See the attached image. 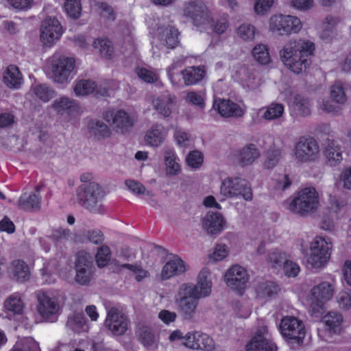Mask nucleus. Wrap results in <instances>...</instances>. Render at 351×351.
Segmentation results:
<instances>
[{
  "label": "nucleus",
  "mask_w": 351,
  "mask_h": 351,
  "mask_svg": "<svg viewBox=\"0 0 351 351\" xmlns=\"http://www.w3.org/2000/svg\"><path fill=\"white\" fill-rule=\"evenodd\" d=\"M284 112V105L277 102H272L269 105L259 110V113L261 114V117L267 121H271L280 119L283 116Z\"/></svg>",
  "instance_id": "4c0bfd02"
},
{
  "label": "nucleus",
  "mask_w": 351,
  "mask_h": 351,
  "mask_svg": "<svg viewBox=\"0 0 351 351\" xmlns=\"http://www.w3.org/2000/svg\"><path fill=\"white\" fill-rule=\"evenodd\" d=\"M198 299L179 287L175 302L179 313L185 319H192L197 311Z\"/></svg>",
  "instance_id": "4468645a"
},
{
  "label": "nucleus",
  "mask_w": 351,
  "mask_h": 351,
  "mask_svg": "<svg viewBox=\"0 0 351 351\" xmlns=\"http://www.w3.org/2000/svg\"><path fill=\"white\" fill-rule=\"evenodd\" d=\"M5 308L14 314H21L23 311V303L18 293L10 295L4 302Z\"/></svg>",
  "instance_id": "3c124183"
},
{
  "label": "nucleus",
  "mask_w": 351,
  "mask_h": 351,
  "mask_svg": "<svg viewBox=\"0 0 351 351\" xmlns=\"http://www.w3.org/2000/svg\"><path fill=\"white\" fill-rule=\"evenodd\" d=\"M320 206L319 196L314 187H305L298 191L289 204V210L296 215L306 217L315 213Z\"/></svg>",
  "instance_id": "f03ea898"
},
{
  "label": "nucleus",
  "mask_w": 351,
  "mask_h": 351,
  "mask_svg": "<svg viewBox=\"0 0 351 351\" xmlns=\"http://www.w3.org/2000/svg\"><path fill=\"white\" fill-rule=\"evenodd\" d=\"M73 90L77 96H86L92 93L104 95L107 93L106 88H102L93 80L86 79L76 81Z\"/></svg>",
  "instance_id": "bb28decb"
},
{
  "label": "nucleus",
  "mask_w": 351,
  "mask_h": 351,
  "mask_svg": "<svg viewBox=\"0 0 351 351\" xmlns=\"http://www.w3.org/2000/svg\"><path fill=\"white\" fill-rule=\"evenodd\" d=\"M55 95V90L45 84L32 86L29 91L26 94L27 99L32 97L35 100H38L44 103L49 102Z\"/></svg>",
  "instance_id": "c85d7f7f"
},
{
  "label": "nucleus",
  "mask_w": 351,
  "mask_h": 351,
  "mask_svg": "<svg viewBox=\"0 0 351 351\" xmlns=\"http://www.w3.org/2000/svg\"><path fill=\"white\" fill-rule=\"evenodd\" d=\"M93 47L98 50L103 58L110 59L112 57L114 49L109 40L106 38H97L94 41Z\"/></svg>",
  "instance_id": "09e8293b"
},
{
  "label": "nucleus",
  "mask_w": 351,
  "mask_h": 351,
  "mask_svg": "<svg viewBox=\"0 0 351 351\" xmlns=\"http://www.w3.org/2000/svg\"><path fill=\"white\" fill-rule=\"evenodd\" d=\"M225 225L226 220L219 213L208 212L202 219V228L208 234H219Z\"/></svg>",
  "instance_id": "b1692460"
},
{
  "label": "nucleus",
  "mask_w": 351,
  "mask_h": 351,
  "mask_svg": "<svg viewBox=\"0 0 351 351\" xmlns=\"http://www.w3.org/2000/svg\"><path fill=\"white\" fill-rule=\"evenodd\" d=\"M213 108L223 117H241L246 112L244 104H238L230 99L219 98L215 99Z\"/></svg>",
  "instance_id": "412c9836"
},
{
  "label": "nucleus",
  "mask_w": 351,
  "mask_h": 351,
  "mask_svg": "<svg viewBox=\"0 0 351 351\" xmlns=\"http://www.w3.org/2000/svg\"><path fill=\"white\" fill-rule=\"evenodd\" d=\"M41 197L34 193H23L19 199L17 206L25 211L39 210L40 208Z\"/></svg>",
  "instance_id": "e433bc0d"
},
{
  "label": "nucleus",
  "mask_w": 351,
  "mask_h": 351,
  "mask_svg": "<svg viewBox=\"0 0 351 351\" xmlns=\"http://www.w3.org/2000/svg\"><path fill=\"white\" fill-rule=\"evenodd\" d=\"M184 100L186 103L203 109L205 107V94L203 92L189 90L186 92Z\"/></svg>",
  "instance_id": "bf43d9fd"
},
{
  "label": "nucleus",
  "mask_w": 351,
  "mask_h": 351,
  "mask_svg": "<svg viewBox=\"0 0 351 351\" xmlns=\"http://www.w3.org/2000/svg\"><path fill=\"white\" fill-rule=\"evenodd\" d=\"M182 14L197 27H204L210 23L213 18L211 9L201 0L186 2L182 7Z\"/></svg>",
  "instance_id": "39448f33"
},
{
  "label": "nucleus",
  "mask_w": 351,
  "mask_h": 351,
  "mask_svg": "<svg viewBox=\"0 0 351 351\" xmlns=\"http://www.w3.org/2000/svg\"><path fill=\"white\" fill-rule=\"evenodd\" d=\"M332 243L329 239L316 237L310 243L306 261L313 268L324 266L330 257Z\"/></svg>",
  "instance_id": "423d86ee"
},
{
  "label": "nucleus",
  "mask_w": 351,
  "mask_h": 351,
  "mask_svg": "<svg viewBox=\"0 0 351 351\" xmlns=\"http://www.w3.org/2000/svg\"><path fill=\"white\" fill-rule=\"evenodd\" d=\"M229 253L228 247L225 244H217L213 252L208 256L210 261L217 262L223 260Z\"/></svg>",
  "instance_id": "0e129e2a"
},
{
  "label": "nucleus",
  "mask_w": 351,
  "mask_h": 351,
  "mask_svg": "<svg viewBox=\"0 0 351 351\" xmlns=\"http://www.w3.org/2000/svg\"><path fill=\"white\" fill-rule=\"evenodd\" d=\"M113 263L118 272H122L123 269H127L134 276L136 280L138 282L142 281L148 276V271L143 269L138 264H119L116 260H113Z\"/></svg>",
  "instance_id": "ea45409f"
},
{
  "label": "nucleus",
  "mask_w": 351,
  "mask_h": 351,
  "mask_svg": "<svg viewBox=\"0 0 351 351\" xmlns=\"http://www.w3.org/2000/svg\"><path fill=\"white\" fill-rule=\"evenodd\" d=\"M4 84L11 89H19L23 83V77L19 68L10 64L5 70L3 75Z\"/></svg>",
  "instance_id": "c756f323"
},
{
  "label": "nucleus",
  "mask_w": 351,
  "mask_h": 351,
  "mask_svg": "<svg viewBox=\"0 0 351 351\" xmlns=\"http://www.w3.org/2000/svg\"><path fill=\"white\" fill-rule=\"evenodd\" d=\"M293 108L301 116H307L311 113V104L308 98L296 96L294 99Z\"/></svg>",
  "instance_id": "052dcab7"
},
{
  "label": "nucleus",
  "mask_w": 351,
  "mask_h": 351,
  "mask_svg": "<svg viewBox=\"0 0 351 351\" xmlns=\"http://www.w3.org/2000/svg\"><path fill=\"white\" fill-rule=\"evenodd\" d=\"M125 185L128 189L134 194L144 195L150 197L154 196L152 191L146 190L145 186L138 181L128 180L125 181Z\"/></svg>",
  "instance_id": "e2e57ef3"
},
{
  "label": "nucleus",
  "mask_w": 351,
  "mask_h": 351,
  "mask_svg": "<svg viewBox=\"0 0 351 351\" xmlns=\"http://www.w3.org/2000/svg\"><path fill=\"white\" fill-rule=\"evenodd\" d=\"M324 322L330 330L337 332L341 330L343 317L339 313L332 311L324 317Z\"/></svg>",
  "instance_id": "8fccbe9b"
},
{
  "label": "nucleus",
  "mask_w": 351,
  "mask_h": 351,
  "mask_svg": "<svg viewBox=\"0 0 351 351\" xmlns=\"http://www.w3.org/2000/svg\"><path fill=\"white\" fill-rule=\"evenodd\" d=\"M68 328L76 333L86 332L88 326L82 313H76L71 315L66 322Z\"/></svg>",
  "instance_id": "c03bdc74"
},
{
  "label": "nucleus",
  "mask_w": 351,
  "mask_h": 351,
  "mask_svg": "<svg viewBox=\"0 0 351 351\" xmlns=\"http://www.w3.org/2000/svg\"><path fill=\"white\" fill-rule=\"evenodd\" d=\"M88 128L94 135H99L102 137L109 136L110 134V130L108 126L103 121L99 120H91L88 124Z\"/></svg>",
  "instance_id": "5fc2aeb1"
},
{
  "label": "nucleus",
  "mask_w": 351,
  "mask_h": 351,
  "mask_svg": "<svg viewBox=\"0 0 351 351\" xmlns=\"http://www.w3.org/2000/svg\"><path fill=\"white\" fill-rule=\"evenodd\" d=\"M256 33L255 26L247 23H242L237 29V36L243 42H252Z\"/></svg>",
  "instance_id": "49530a36"
},
{
  "label": "nucleus",
  "mask_w": 351,
  "mask_h": 351,
  "mask_svg": "<svg viewBox=\"0 0 351 351\" xmlns=\"http://www.w3.org/2000/svg\"><path fill=\"white\" fill-rule=\"evenodd\" d=\"M176 97L169 93L152 98V104L158 114L164 117H169L172 113L173 104L176 103Z\"/></svg>",
  "instance_id": "cd10ccee"
},
{
  "label": "nucleus",
  "mask_w": 351,
  "mask_h": 351,
  "mask_svg": "<svg viewBox=\"0 0 351 351\" xmlns=\"http://www.w3.org/2000/svg\"><path fill=\"white\" fill-rule=\"evenodd\" d=\"M111 258V250L107 245H102L98 248L95 254V262L99 268L106 267Z\"/></svg>",
  "instance_id": "13d9d810"
},
{
  "label": "nucleus",
  "mask_w": 351,
  "mask_h": 351,
  "mask_svg": "<svg viewBox=\"0 0 351 351\" xmlns=\"http://www.w3.org/2000/svg\"><path fill=\"white\" fill-rule=\"evenodd\" d=\"M178 35L177 29L171 27L166 28L160 36L161 44L169 49L175 48L179 43Z\"/></svg>",
  "instance_id": "a18cd8bd"
},
{
  "label": "nucleus",
  "mask_w": 351,
  "mask_h": 351,
  "mask_svg": "<svg viewBox=\"0 0 351 351\" xmlns=\"http://www.w3.org/2000/svg\"><path fill=\"white\" fill-rule=\"evenodd\" d=\"M251 54L253 59L260 64L267 65L271 61L269 47L267 45L256 44L252 49Z\"/></svg>",
  "instance_id": "79ce46f5"
},
{
  "label": "nucleus",
  "mask_w": 351,
  "mask_h": 351,
  "mask_svg": "<svg viewBox=\"0 0 351 351\" xmlns=\"http://www.w3.org/2000/svg\"><path fill=\"white\" fill-rule=\"evenodd\" d=\"M220 195L226 198L241 197L245 201H251L253 193L250 183L240 178H227L220 186Z\"/></svg>",
  "instance_id": "6e6552de"
},
{
  "label": "nucleus",
  "mask_w": 351,
  "mask_h": 351,
  "mask_svg": "<svg viewBox=\"0 0 351 351\" xmlns=\"http://www.w3.org/2000/svg\"><path fill=\"white\" fill-rule=\"evenodd\" d=\"M348 85L341 80L335 81L329 87V95L337 104H345L348 101Z\"/></svg>",
  "instance_id": "c9c22d12"
},
{
  "label": "nucleus",
  "mask_w": 351,
  "mask_h": 351,
  "mask_svg": "<svg viewBox=\"0 0 351 351\" xmlns=\"http://www.w3.org/2000/svg\"><path fill=\"white\" fill-rule=\"evenodd\" d=\"M285 14L272 15L268 22V28L272 34L284 36H287Z\"/></svg>",
  "instance_id": "37998d69"
},
{
  "label": "nucleus",
  "mask_w": 351,
  "mask_h": 351,
  "mask_svg": "<svg viewBox=\"0 0 351 351\" xmlns=\"http://www.w3.org/2000/svg\"><path fill=\"white\" fill-rule=\"evenodd\" d=\"M94 270L91 256L84 252H79L75 261V281L82 285L88 284L93 277Z\"/></svg>",
  "instance_id": "2eb2a0df"
},
{
  "label": "nucleus",
  "mask_w": 351,
  "mask_h": 351,
  "mask_svg": "<svg viewBox=\"0 0 351 351\" xmlns=\"http://www.w3.org/2000/svg\"><path fill=\"white\" fill-rule=\"evenodd\" d=\"M249 279L250 275L247 271L239 265H234L229 268L224 276L227 286L239 292L245 289Z\"/></svg>",
  "instance_id": "dca6fc26"
},
{
  "label": "nucleus",
  "mask_w": 351,
  "mask_h": 351,
  "mask_svg": "<svg viewBox=\"0 0 351 351\" xmlns=\"http://www.w3.org/2000/svg\"><path fill=\"white\" fill-rule=\"evenodd\" d=\"M280 330L282 335L291 343L298 345L303 342L306 331L303 322L296 317L286 316L281 320Z\"/></svg>",
  "instance_id": "f8f14e48"
},
{
  "label": "nucleus",
  "mask_w": 351,
  "mask_h": 351,
  "mask_svg": "<svg viewBox=\"0 0 351 351\" xmlns=\"http://www.w3.org/2000/svg\"><path fill=\"white\" fill-rule=\"evenodd\" d=\"M319 145L313 138L302 136L294 144L293 157L298 162H311L319 158Z\"/></svg>",
  "instance_id": "1a4fd4ad"
},
{
  "label": "nucleus",
  "mask_w": 351,
  "mask_h": 351,
  "mask_svg": "<svg viewBox=\"0 0 351 351\" xmlns=\"http://www.w3.org/2000/svg\"><path fill=\"white\" fill-rule=\"evenodd\" d=\"M64 10L71 18L77 19L80 18L82 12V5L80 0H65Z\"/></svg>",
  "instance_id": "6e6d98bb"
},
{
  "label": "nucleus",
  "mask_w": 351,
  "mask_h": 351,
  "mask_svg": "<svg viewBox=\"0 0 351 351\" xmlns=\"http://www.w3.org/2000/svg\"><path fill=\"white\" fill-rule=\"evenodd\" d=\"M210 27L213 32L218 35L223 34L229 27L228 15H223L216 21H211Z\"/></svg>",
  "instance_id": "69168bd1"
},
{
  "label": "nucleus",
  "mask_w": 351,
  "mask_h": 351,
  "mask_svg": "<svg viewBox=\"0 0 351 351\" xmlns=\"http://www.w3.org/2000/svg\"><path fill=\"white\" fill-rule=\"evenodd\" d=\"M246 351H277V347L270 338L267 328L258 329L246 345Z\"/></svg>",
  "instance_id": "6ab92c4d"
},
{
  "label": "nucleus",
  "mask_w": 351,
  "mask_h": 351,
  "mask_svg": "<svg viewBox=\"0 0 351 351\" xmlns=\"http://www.w3.org/2000/svg\"><path fill=\"white\" fill-rule=\"evenodd\" d=\"M278 291V285L271 281L261 282L256 287V297L265 301L276 296Z\"/></svg>",
  "instance_id": "58836bf2"
},
{
  "label": "nucleus",
  "mask_w": 351,
  "mask_h": 351,
  "mask_svg": "<svg viewBox=\"0 0 351 351\" xmlns=\"http://www.w3.org/2000/svg\"><path fill=\"white\" fill-rule=\"evenodd\" d=\"M183 345L193 350L212 351L215 348L214 340L201 331H191L184 335Z\"/></svg>",
  "instance_id": "f3484780"
},
{
  "label": "nucleus",
  "mask_w": 351,
  "mask_h": 351,
  "mask_svg": "<svg viewBox=\"0 0 351 351\" xmlns=\"http://www.w3.org/2000/svg\"><path fill=\"white\" fill-rule=\"evenodd\" d=\"M206 70L204 66H188L180 72L185 86L197 84L205 77Z\"/></svg>",
  "instance_id": "473e14b6"
},
{
  "label": "nucleus",
  "mask_w": 351,
  "mask_h": 351,
  "mask_svg": "<svg viewBox=\"0 0 351 351\" xmlns=\"http://www.w3.org/2000/svg\"><path fill=\"white\" fill-rule=\"evenodd\" d=\"M315 45L308 39L297 38L289 40L279 51L280 59L287 69L295 74L305 72L314 56Z\"/></svg>",
  "instance_id": "f257e3e1"
},
{
  "label": "nucleus",
  "mask_w": 351,
  "mask_h": 351,
  "mask_svg": "<svg viewBox=\"0 0 351 351\" xmlns=\"http://www.w3.org/2000/svg\"><path fill=\"white\" fill-rule=\"evenodd\" d=\"M287 36L298 34L302 29L301 20L295 16L285 15Z\"/></svg>",
  "instance_id": "864d4df0"
},
{
  "label": "nucleus",
  "mask_w": 351,
  "mask_h": 351,
  "mask_svg": "<svg viewBox=\"0 0 351 351\" xmlns=\"http://www.w3.org/2000/svg\"><path fill=\"white\" fill-rule=\"evenodd\" d=\"M239 78L243 86L250 90L254 89L259 86V78L254 73L250 71L245 67H241L238 71Z\"/></svg>",
  "instance_id": "a19ab883"
},
{
  "label": "nucleus",
  "mask_w": 351,
  "mask_h": 351,
  "mask_svg": "<svg viewBox=\"0 0 351 351\" xmlns=\"http://www.w3.org/2000/svg\"><path fill=\"white\" fill-rule=\"evenodd\" d=\"M340 106V104H337V103L330 97H324L321 100L318 101L317 103V108L319 110L332 115H337L340 112L341 110Z\"/></svg>",
  "instance_id": "de8ad7c7"
},
{
  "label": "nucleus",
  "mask_w": 351,
  "mask_h": 351,
  "mask_svg": "<svg viewBox=\"0 0 351 351\" xmlns=\"http://www.w3.org/2000/svg\"><path fill=\"white\" fill-rule=\"evenodd\" d=\"M128 323L127 317L117 308L111 307L108 310L105 326L114 335L124 334L128 330Z\"/></svg>",
  "instance_id": "a211bd4d"
},
{
  "label": "nucleus",
  "mask_w": 351,
  "mask_h": 351,
  "mask_svg": "<svg viewBox=\"0 0 351 351\" xmlns=\"http://www.w3.org/2000/svg\"><path fill=\"white\" fill-rule=\"evenodd\" d=\"M76 195L80 204L90 212L100 213L103 211L100 202L104 197V192L98 183L92 182L80 185Z\"/></svg>",
  "instance_id": "7ed1b4c3"
},
{
  "label": "nucleus",
  "mask_w": 351,
  "mask_h": 351,
  "mask_svg": "<svg viewBox=\"0 0 351 351\" xmlns=\"http://www.w3.org/2000/svg\"><path fill=\"white\" fill-rule=\"evenodd\" d=\"M337 302L339 308L343 311L351 308V293L346 291H341L336 296Z\"/></svg>",
  "instance_id": "774afa93"
},
{
  "label": "nucleus",
  "mask_w": 351,
  "mask_h": 351,
  "mask_svg": "<svg viewBox=\"0 0 351 351\" xmlns=\"http://www.w3.org/2000/svg\"><path fill=\"white\" fill-rule=\"evenodd\" d=\"M338 23V19L336 17L328 16L323 23V32L321 34V38L323 40H330L334 34V28Z\"/></svg>",
  "instance_id": "680f3d73"
},
{
  "label": "nucleus",
  "mask_w": 351,
  "mask_h": 351,
  "mask_svg": "<svg viewBox=\"0 0 351 351\" xmlns=\"http://www.w3.org/2000/svg\"><path fill=\"white\" fill-rule=\"evenodd\" d=\"M261 157V151L253 143H249L239 150L235 154L237 162L241 166H248L253 164Z\"/></svg>",
  "instance_id": "393cba45"
},
{
  "label": "nucleus",
  "mask_w": 351,
  "mask_h": 351,
  "mask_svg": "<svg viewBox=\"0 0 351 351\" xmlns=\"http://www.w3.org/2000/svg\"><path fill=\"white\" fill-rule=\"evenodd\" d=\"M37 311L46 321L54 322L60 311L58 298L51 292L40 291L37 293Z\"/></svg>",
  "instance_id": "9d476101"
},
{
  "label": "nucleus",
  "mask_w": 351,
  "mask_h": 351,
  "mask_svg": "<svg viewBox=\"0 0 351 351\" xmlns=\"http://www.w3.org/2000/svg\"><path fill=\"white\" fill-rule=\"evenodd\" d=\"M168 136V130L160 123H155L145 134L144 142L149 147H160Z\"/></svg>",
  "instance_id": "5701e85b"
},
{
  "label": "nucleus",
  "mask_w": 351,
  "mask_h": 351,
  "mask_svg": "<svg viewBox=\"0 0 351 351\" xmlns=\"http://www.w3.org/2000/svg\"><path fill=\"white\" fill-rule=\"evenodd\" d=\"M57 267L55 261L48 262L44 264L40 269V274L45 283L52 284L56 281Z\"/></svg>",
  "instance_id": "603ef678"
},
{
  "label": "nucleus",
  "mask_w": 351,
  "mask_h": 351,
  "mask_svg": "<svg viewBox=\"0 0 351 351\" xmlns=\"http://www.w3.org/2000/svg\"><path fill=\"white\" fill-rule=\"evenodd\" d=\"M31 273L29 266L21 260H14L10 268V278L16 282H24L30 278Z\"/></svg>",
  "instance_id": "2f4dec72"
},
{
  "label": "nucleus",
  "mask_w": 351,
  "mask_h": 351,
  "mask_svg": "<svg viewBox=\"0 0 351 351\" xmlns=\"http://www.w3.org/2000/svg\"><path fill=\"white\" fill-rule=\"evenodd\" d=\"M51 79L55 83L69 81L75 70V59L65 55H53L50 60Z\"/></svg>",
  "instance_id": "0eeeda50"
},
{
  "label": "nucleus",
  "mask_w": 351,
  "mask_h": 351,
  "mask_svg": "<svg viewBox=\"0 0 351 351\" xmlns=\"http://www.w3.org/2000/svg\"><path fill=\"white\" fill-rule=\"evenodd\" d=\"M210 272L208 269H202L197 276V284L183 283L180 287L189 293L194 298L200 300L209 296L212 291Z\"/></svg>",
  "instance_id": "ddd939ff"
},
{
  "label": "nucleus",
  "mask_w": 351,
  "mask_h": 351,
  "mask_svg": "<svg viewBox=\"0 0 351 351\" xmlns=\"http://www.w3.org/2000/svg\"><path fill=\"white\" fill-rule=\"evenodd\" d=\"M83 239L82 241H88L89 242L99 245L102 243L104 240V237L99 230L93 229L86 230L82 234Z\"/></svg>",
  "instance_id": "338daca9"
},
{
  "label": "nucleus",
  "mask_w": 351,
  "mask_h": 351,
  "mask_svg": "<svg viewBox=\"0 0 351 351\" xmlns=\"http://www.w3.org/2000/svg\"><path fill=\"white\" fill-rule=\"evenodd\" d=\"M63 27L58 19L52 16L45 17L40 27V39L47 47L55 45L62 37Z\"/></svg>",
  "instance_id": "9b49d317"
},
{
  "label": "nucleus",
  "mask_w": 351,
  "mask_h": 351,
  "mask_svg": "<svg viewBox=\"0 0 351 351\" xmlns=\"http://www.w3.org/2000/svg\"><path fill=\"white\" fill-rule=\"evenodd\" d=\"M324 155L330 166H336L343 160L342 147L337 141H330L325 147Z\"/></svg>",
  "instance_id": "f704fd0d"
},
{
  "label": "nucleus",
  "mask_w": 351,
  "mask_h": 351,
  "mask_svg": "<svg viewBox=\"0 0 351 351\" xmlns=\"http://www.w3.org/2000/svg\"><path fill=\"white\" fill-rule=\"evenodd\" d=\"M187 270L186 263L178 256H174L169 260L163 266L160 278L166 280L174 276L184 274Z\"/></svg>",
  "instance_id": "a878e982"
},
{
  "label": "nucleus",
  "mask_w": 351,
  "mask_h": 351,
  "mask_svg": "<svg viewBox=\"0 0 351 351\" xmlns=\"http://www.w3.org/2000/svg\"><path fill=\"white\" fill-rule=\"evenodd\" d=\"M52 108L60 114H66L69 117H75L81 114L79 104L68 97H61L54 100L51 104Z\"/></svg>",
  "instance_id": "4be33fe9"
},
{
  "label": "nucleus",
  "mask_w": 351,
  "mask_h": 351,
  "mask_svg": "<svg viewBox=\"0 0 351 351\" xmlns=\"http://www.w3.org/2000/svg\"><path fill=\"white\" fill-rule=\"evenodd\" d=\"M282 157V151L280 148H271L268 150L266 158L263 162L265 169H272L280 162Z\"/></svg>",
  "instance_id": "4d7b16f0"
},
{
  "label": "nucleus",
  "mask_w": 351,
  "mask_h": 351,
  "mask_svg": "<svg viewBox=\"0 0 351 351\" xmlns=\"http://www.w3.org/2000/svg\"><path fill=\"white\" fill-rule=\"evenodd\" d=\"M105 119L114 130L122 134L128 132L136 121L134 115L123 110L106 114Z\"/></svg>",
  "instance_id": "aec40b11"
},
{
  "label": "nucleus",
  "mask_w": 351,
  "mask_h": 351,
  "mask_svg": "<svg viewBox=\"0 0 351 351\" xmlns=\"http://www.w3.org/2000/svg\"><path fill=\"white\" fill-rule=\"evenodd\" d=\"M164 163L167 176H173L180 173L181 166L180 165V159L173 148H165Z\"/></svg>",
  "instance_id": "7c9ffc66"
},
{
  "label": "nucleus",
  "mask_w": 351,
  "mask_h": 351,
  "mask_svg": "<svg viewBox=\"0 0 351 351\" xmlns=\"http://www.w3.org/2000/svg\"><path fill=\"white\" fill-rule=\"evenodd\" d=\"M334 293L335 287L329 282L324 281L313 286L306 297L311 313L315 316L322 314L325 304L332 298Z\"/></svg>",
  "instance_id": "20e7f679"
},
{
  "label": "nucleus",
  "mask_w": 351,
  "mask_h": 351,
  "mask_svg": "<svg viewBox=\"0 0 351 351\" xmlns=\"http://www.w3.org/2000/svg\"><path fill=\"white\" fill-rule=\"evenodd\" d=\"M138 340L145 346L150 347L155 344L157 334L154 328L145 324H139L136 330Z\"/></svg>",
  "instance_id": "72a5a7b5"
}]
</instances>
